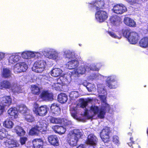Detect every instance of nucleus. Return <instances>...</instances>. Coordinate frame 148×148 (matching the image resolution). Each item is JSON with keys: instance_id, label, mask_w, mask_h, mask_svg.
<instances>
[{"instance_id": "f704fd0d", "label": "nucleus", "mask_w": 148, "mask_h": 148, "mask_svg": "<svg viewBox=\"0 0 148 148\" xmlns=\"http://www.w3.org/2000/svg\"><path fill=\"white\" fill-rule=\"evenodd\" d=\"M65 53L66 58L71 60L75 58V56L74 52L70 51H67Z\"/></svg>"}, {"instance_id": "5701e85b", "label": "nucleus", "mask_w": 148, "mask_h": 148, "mask_svg": "<svg viewBox=\"0 0 148 148\" xmlns=\"http://www.w3.org/2000/svg\"><path fill=\"white\" fill-rule=\"evenodd\" d=\"M68 100V96L66 94L61 93L58 95V100L61 103H64L66 102Z\"/></svg>"}, {"instance_id": "052dcab7", "label": "nucleus", "mask_w": 148, "mask_h": 148, "mask_svg": "<svg viewBox=\"0 0 148 148\" xmlns=\"http://www.w3.org/2000/svg\"><path fill=\"white\" fill-rule=\"evenodd\" d=\"M19 109L20 110H21V106H19Z\"/></svg>"}, {"instance_id": "4468645a", "label": "nucleus", "mask_w": 148, "mask_h": 148, "mask_svg": "<svg viewBox=\"0 0 148 148\" xmlns=\"http://www.w3.org/2000/svg\"><path fill=\"white\" fill-rule=\"evenodd\" d=\"M27 68V65L25 62H21L20 64H16L15 69L17 72H21L25 71Z\"/></svg>"}, {"instance_id": "4c0bfd02", "label": "nucleus", "mask_w": 148, "mask_h": 148, "mask_svg": "<svg viewBox=\"0 0 148 148\" xmlns=\"http://www.w3.org/2000/svg\"><path fill=\"white\" fill-rule=\"evenodd\" d=\"M78 73L83 74L85 73L86 69L84 65H81L77 69Z\"/></svg>"}, {"instance_id": "473e14b6", "label": "nucleus", "mask_w": 148, "mask_h": 148, "mask_svg": "<svg viewBox=\"0 0 148 148\" xmlns=\"http://www.w3.org/2000/svg\"><path fill=\"white\" fill-rule=\"evenodd\" d=\"M100 109L98 106L95 105H92L90 108V111L93 113L94 115L98 114L99 112Z\"/></svg>"}, {"instance_id": "9d476101", "label": "nucleus", "mask_w": 148, "mask_h": 148, "mask_svg": "<svg viewBox=\"0 0 148 148\" xmlns=\"http://www.w3.org/2000/svg\"><path fill=\"white\" fill-rule=\"evenodd\" d=\"M48 140L49 143L54 146L59 145V140L57 136L56 135H51L48 137Z\"/></svg>"}, {"instance_id": "09e8293b", "label": "nucleus", "mask_w": 148, "mask_h": 148, "mask_svg": "<svg viewBox=\"0 0 148 148\" xmlns=\"http://www.w3.org/2000/svg\"><path fill=\"white\" fill-rule=\"evenodd\" d=\"M5 110V107L4 106L1 105L0 104V115L3 114Z\"/></svg>"}, {"instance_id": "de8ad7c7", "label": "nucleus", "mask_w": 148, "mask_h": 148, "mask_svg": "<svg viewBox=\"0 0 148 148\" xmlns=\"http://www.w3.org/2000/svg\"><path fill=\"white\" fill-rule=\"evenodd\" d=\"M100 3H101L100 1H97V2H95V3H94L95 5H92L91 6V7H92V8H93L95 6H96V5L97 3L98 5V6L97 7V8H101L102 7V5H100Z\"/></svg>"}, {"instance_id": "9b49d317", "label": "nucleus", "mask_w": 148, "mask_h": 148, "mask_svg": "<svg viewBox=\"0 0 148 148\" xmlns=\"http://www.w3.org/2000/svg\"><path fill=\"white\" fill-rule=\"evenodd\" d=\"M51 112L53 115L58 116L60 113L61 109L59 104L54 103L51 104L50 106Z\"/></svg>"}, {"instance_id": "c03bdc74", "label": "nucleus", "mask_w": 148, "mask_h": 148, "mask_svg": "<svg viewBox=\"0 0 148 148\" xmlns=\"http://www.w3.org/2000/svg\"><path fill=\"white\" fill-rule=\"evenodd\" d=\"M112 141L116 145H119V138L116 135L113 136L112 137Z\"/></svg>"}, {"instance_id": "aec40b11", "label": "nucleus", "mask_w": 148, "mask_h": 148, "mask_svg": "<svg viewBox=\"0 0 148 148\" xmlns=\"http://www.w3.org/2000/svg\"><path fill=\"white\" fill-rule=\"evenodd\" d=\"M124 22L127 26L130 27H135L136 23L132 19L128 17H125L124 19Z\"/></svg>"}, {"instance_id": "a211bd4d", "label": "nucleus", "mask_w": 148, "mask_h": 148, "mask_svg": "<svg viewBox=\"0 0 148 148\" xmlns=\"http://www.w3.org/2000/svg\"><path fill=\"white\" fill-rule=\"evenodd\" d=\"M64 77H62V78L60 77L58 78L57 80V82L54 84V88L56 90H61L62 88V86L66 85L65 82L62 81Z\"/></svg>"}, {"instance_id": "412c9836", "label": "nucleus", "mask_w": 148, "mask_h": 148, "mask_svg": "<svg viewBox=\"0 0 148 148\" xmlns=\"http://www.w3.org/2000/svg\"><path fill=\"white\" fill-rule=\"evenodd\" d=\"M4 143H5L6 145L9 148L18 147L19 145L17 141L13 139L10 140L8 141H4Z\"/></svg>"}, {"instance_id": "72a5a7b5", "label": "nucleus", "mask_w": 148, "mask_h": 148, "mask_svg": "<svg viewBox=\"0 0 148 148\" xmlns=\"http://www.w3.org/2000/svg\"><path fill=\"white\" fill-rule=\"evenodd\" d=\"M107 83V86L110 89L115 88L117 87L116 83L112 80H108Z\"/></svg>"}, {"instance_id": "13d9d810", "label": "nucleus", "mask_w": 148, "mask_h": 148, "mask_svg": "<svg viewBox=\"0 0 148 148\" xmlns=\"http://www.w3.org/2000/svg\"><path fill=\"white\" fill-rule=\"evenodd\" d=\"M147 32L148 33V25H147Z\"/></svg>"}, {"instance_id": "f257e3e1", "label": "nucleus", "mask_w": 148, "mask_h": 148, "mask_svg": "<svg viewBox=\"0 0 148 148\" xmlns=\"http://www.w3.org/2000/svg\"><path fill=\"white\" fill-rule=\"evenodd\" d=\"M97 90L99 94H103L99 96L101 101L102 104L99 112L97 115V117L100 119H103L105 117L106 112H109L111 108L110 105L106 102V97L105 95L106 92L103 87H98Z\"/></svg>"}, {"instance_id": "bb28decb", "label": "nucleus", "mask_w": 148, "mask_h": 148, "mask_svg": "<svg viewBox=\"0 0 148 148\" xmlns=\"http://www.w3.org/2000/svg\"><path fill=\"white\" fill-rule=\"evenodd\" d=\"M21 56L24 59H29L33 57L34 56V54L32 52L28 51L22 53Z\"/></svg>"}, {"instance_id": "f3484780", "label": "nucleus", "mask_w": 148, "mask_h": 148, "mask_svg": "<svg viewBox=\"0 0 148 148\" xmlns=\"http://www.w3.org/2000/svg\"><path fill=\"white\" fill-rule=\"evenodd\" d=\"M79 64V62L77 60L72 59L67 62V65L68 69L71 70L76 68Z\"/></svg>"}, {"instance_id": "20e7f679", "label": "nucleus", "mask_w": 148, "mask_h": 148, "mask_svg": "<svg viewBox=\"0 0 148 148\" xmlns=\"http://www.w3.org/2000/svg\"><path fill=\"white\" fill-rule=\"evenodd\" d=\"M48 108L45 105L39 106L37 103L35 104L33 109V112L37 116H45L48 112Z\"/></svg>"}, {"instance_id": "4be33fe9", "label": "nucleus", "mask_w": 148, "mask_h": 148, "mask_svg": "<svg viewBox=\"0 0 148 148\" xmlns=\"http://www.w3.org/2000/svg\"><path fill=\"white\" fill-rule=\"evenodd\" d=\"M13 130L19 136H23L25 134V132L23 128L18 125L16 126Z\"/></svg>"}, {"instance_id": "ddd939ff", "label": "nucleus", "mask_w": 148, "mask_h": 148, "mask_svg": "<svg viewBox=\"0 0 148 148\" xmlns=\"http://www.w3.org/2000/svg\"><path fill=\"white\" fill-rule=\"evenodd\" d=\"M8 113L12 119L17 118L18 115V111L15 107H11L7 111Z\"/></svg>"}, {"instance_id": "f03ea898", "label": "nucleus", "mask_w": 148, "mask_h": 148, "mask_svg": "<svg viewBox=\"0 0 148 148\" xmlns=\"http://www.w3.org/2000/svg\"><path fill=\"white\" fill-rule=\"evenodd\" d=\"M82 136V134L79 130L74 129L68 136L67 142L71 147L76 146L79 139Z\"/></svg>"}, {"instance_id": "7ed1b4c3", "label": "nucleus", "mask_w": 148, "mask_h": 148, "mask_svg": "<svg viewBox=\"0 0 148 148\" xmlns=\"http://www.w3.org/2000/svg\"><path fill=\"white\" fill-rule=\"evenodd\" d=\"M122 32L123 36L127 38L129 42L132 44L136 43L139 38L138 34L135 32H130L129 30L122 29Z\"/></svg>"}, {"instance_id": "0eeeda50", "label": "nucleus", "mask_w": 148, "mask_h": 148, "mask_svg": "<svg viewBox=\"0 0 148 148\" xmlns=\"http://www.w3.org/2000/svg\"><path fill=\"white\" fill-rule=\"evenodd\" d=\"M53 93L48 90H44L39 95V97L42 100L49 101L53 99Z\"/></svg>"}, {"instance_id": "bf43d9fd", "label": "nucleus", "mask_w": 148, "mask_h": 148, "mask_svg": "<svg viewBox=\"0 0 148 148\" xmlns=\"http://www.w3.org/2000/svg\"><path fill=\"white\" fill-rule=\"evenodd\" d=\"M87 87V88L88 90L89 91H90V90H89V88H88V87Z\"/></svg>"}, {"instance_id": "c756f323", "label": "nucleus", "mask_w": 148, "mask_h": 148, "mask_svg": "<svg viewBox=\"0 0 148 148\" xmlns=\"http://www.w3.org/2000/svg\"><path fill=\"white\" fill-rule=\"evenodd\" d=\"M31 90L32 94L36 95H38L40 92L39 88L35 85H32Z\"/></svg>"}, {"instance_id": "79ce46f5", "label": "nucleus", "mask_w": 148, "mask_h": 148, "mask_svg": "<svg viewBox=\"0 0 148 148\" xmlns=\"http://www.w3.org/2000/svg\"><path fill=\"white\" fill-rule=\"evenodd\" d=\"M88 103L87 101L83 99H81L80 107L83 108H85L88 105Z\"/></svg>"}, {"instance_id": "ea45409f", "label": "nucleus", "mask_w": 148, "mask_h": 148, "mask_svg": "<svg viewBox=\"0 0 148 148\" xmlns=\"http://www.w3.org/2000/svg\"><path fill=\"white\" fill-rule=\"evenodd\" d=\"M24 118L25 120L29 122H32L35 120L34 117L30 115H25Z\"/></svg>"}, {"instance_id": "4d7b16f0", "label": "nucleus", "mask_w": 148, "mask_h": 148, "mask_svg": "<svg viewBox=\"0 0 148 148\" xmlns=\"http://www.w3.org/2000/svg\"><path fill=\"white\" fill-rule=\"evenodd\" d=\"M87 117L88 119H90L91 118V117L90 116H88Z\"/></svg>"}, {"instance_id": "8fccbe9b", "label": "nucleus", "mask_w": 148, "mask_h": 148, "mask_svg": "<svg viewBox=\"0 0 148 148\" xmlns=\"http://www.w3.org/2000/svg\"><path fill=\"white\" fill-rule=\"evenodd\" d=\"M130 142L128 143V144L131 147L132 146V145L135 142L133 140V138L132 137L130 138Z\"/></svg>"}, {"instance_id": "2f4dec72", "label": "nucleus", "mask_w": 148, "mask_h": 148, "mask_svg": "<svg viewBox=\"0 0 148 148\" xmlns=\"http://www.w3.org/2000/svg\"><path fill=\"white\" fill-rule=\"evenodd\" d=\"M38 128H39V126L37 125L32 127L29 131V134L31 135L38 134H39Z\"/></svg>"}, {"instance_id": "3c124183", "label": "nucleus", "mask_w": 148, "mask_h": 148, "mask_svg": "<svg viewBox=\"0 0 148 148\" xmlns=\"http://www.w3.org/2000/svg\"><path fill=\"white\" fill-rule=\"evenodd\" d=\"M76 94V92L75 91H72L71 92L69 95V96L70 97L73 98H75L76 97V95H74V94Z\"/></svg>"}, {"instance_id": "423d86ee", "label": "nucleus", "mask_w": 148, "mask_h": 148, "mask_svg": "<svg viewBox=\"0 0 148 148\" xmlns=\"http://www.w3.org/2000/svg\"><path fill=\"white\" fill-rule=\"evenodd\" d=\"M95 18L100 22H102L105 21L108 17V14L105 11L99 10L95 14Z\"/></svg>"}, {"instance_id": "a878e982", "label": "nucleus", "mask_w": 148, "mask_h": 148, "mask_svg": "<svg viewBox=\"0 0 148 148\" xmlns=\"http://www.w3.org/2000/svg\"><path fill=\"white\" fill-rule=\"evenodd\" d=\"M62 71L60 69L58 68L53 69L51 71V74L54 77H58L62 73Z\"/></svg>"}, {"instance_id": "7c9ffc66", "label": "nucleus", "mask_w": 148, "mask_h": 148, "mask_svg": "<svg viewBox=\"0 0 148 148\" xmlns=\"http://www.w3.org/2000/svg\"><path fill=\"white\" fill-rule=\"evenodd\" d=\"M11 72L9 69L4 68L2 73V76L4 78H8L11 76Z\"/></svg>"}, {"instance_id": "c9c22d12", "label": "nucleus", "mask_w": 148, "mask_h": 148, "mask_svg": "<svg viewBox=\"0 0 148 148\" xmlns=\"http://www.w3.org/2000/svg\"><path fill=\"white\" fill-rule=\"evenodd\" d=\"M6 130L4 128H2L0 129V139L2 140L6 137Z\"/></svg>"}, {"instance_id": "393cba45", "label": "nucleus", "mask_w": 148, "mask_h": 148, "mask_svg": "<svg viewBox=\"0 0 148 148\" xmlns=\"http://www.w3.org/2000/svg\"><path fill=\"white\" fill-rule=\"evenodd\" d=\"M63 119V118L51 116L49 121L50 123L53 124H62Z\"/></svg>"}, {"instance_id": "39448f33", "label": "nucleus", "mask_w": 148, "mask_h": 148, "mask_svg": "<svg viewBox=\"0 0 148 148\" xmlns=\"http://www.w3.org/2000/svg\"><path fill=\"white\" fill-rule=\"evenodd\" d=\"M111 132L110 128L104 127L100 132V136L103 141L104 143H108L110 141V134Z\"/></svg>"}, {"instance_id": "864d4df0", "label": "nucleus", "mask_w": 148, "mask_h": 148, "mask_svg": "<svg viewBox=\"0 0 148 148\" xmlns=\"http://www.w3.org/2000/svg\"><path fill=\"white\" fill-rule=\"evenodd\" d=\"M5 56V54L3 53H0V60H1Z\"/></svg>"}, {"instance_id": "c85d7f7f", "label": "nucleus", "mask_w": 148, "mask_h": 148, "mask_svg": "<svg viewBox=\"0 0 148 148\" xmlns=\"http://www.w3.org/2000/svg\"><path fill=\"white\" fill-rule=\"evenodd\" d=\"M0 86L1 88L8 89L11 87V84L8 81L4 80L0 82Z\"/></svg>"}, {"instance_id": "b1692460", "label": "nucleus", "mask_w": 148, "mask_h": 148, "mask_svg": "<svg viewBox=\"0 0 148 148\" xmlns=\"http://www.w3.org/2000/svg\"><path fill=\"white\" fill-rule=\"evenodd\" d=\"M139 46L143 48L148 47V37L145 36L142 38L139 41Z\"/></svg>"}, {"instance_id": "cd10ccee", "label": "nucleus", "mask_w": 148, "mask_h": 148, "mask_svg": "<svg viewBox=\"0 0 148 148\" xmlns=\"http://www.w3.org/2000/svg\"><path fill=\"white\" fill-rule=\"evenodd\" d=\"M13 125L12 121L9 119H7L3 123V126L8 129L12 128Z\"/></svg>"}, {"instance_id": "6ab92c4d", "label": "nucleus", "mask_w": 148, "mask_h": 148, "mask_svg": "<svg viewBox=\"0 0 148 148\" xmlns=\"http://www.w3.org/2000/svg\"><path fill=\"white\" fill-rule=\"evenodd\" d=\"M52 128L55 133L60 134H64L66 130V128L64 127L63 126L57 125L52 126Z\"/></svg>"}, {"instance_id": "58836bf2", "label": "nucleus", "mask_w": 148, "mask_h": 148, "mask_svg": "<svg viewBox=\"0 0 148 148\" xmlns=\"http://www.w3.org/2000/svg\"><path fill=\"white\" fill-rule=\"evenodd\" d=\"M108 34L112 37L114 38H121L122 34V31L120 32H118V34L119 35L120 37L116 35L115 34L114 32H108Z\"/></svg>"}, {"instance_id": "dca6fc26", "label": "nucleus", "mask_w": 148, "mask_h": 148, "mask_svg": "<svg viewBox=\"0 0 148 148\" xmlns=\"http://www.w3.org/2000/svg\"><path fill=\"white\" fill-rule=\"evenodd\" d=\"M46 63L45 61L41 60L36 61L34 63V66L36 69H41V71H42L45 68Z\"/></svg>"}, {"instance_id": "2eb2a0df", "label": "nucleus", "mask_w": 148, "mask_h": 148, "mask_svg": "<svg viewBox=\"0 0 148 148\" xmlns=\"http://www.w3.org/2000/svg\"><path fill=\"white\" fill-rule=\"evenodd\" d=\"M34 148H43L44 141L41 138H35L32 140Z\"/></svg>"}, {"instance_id": "5fc2aeb1", "label": "nucleus", "mask_w": 148, "mask_h": 148, "mask_svg": "<svg viewBox=\"0 0 148 148\" xmlns=\"http://www.w3.org/2000/svg\"><path fill=\"white\" fill-rule=\"evenodd\" d=\"M77 148H86L84 145L81 144L79 145Z\"/></svg>"}, {"instance_id": "0e129e2a", "label": "nucleus", "mask_w": 148, "mask_h": 148, "mask_svg": "<svg viewBox=\"0 0 148 148\" xmlns=\"http://www.w3.org/2000/svg\"><path fill=\"white\" fill-rule=\"evenodd\" d=\"M138 147H140V146H138Z\"/></svg>"}, {"instance_id": "a18cd8bd", "label": "nucleus", "mask_w": 148, "mask_h": 148, "mask_svg": "<svg viewBox=\"0 0 148 148\" xmlns=\"http://www.w3.org/2000/svg\"><path fill=\"white\" fill-rule=\"evenodd\" d=\"M110 21L111 23L113 25H115L117 20L114 16H112L110 18Z\"/></svg>"}, {"instance_id": "1a4fd4ad", "label": "nucleus", "mask_w": 148, "mask_h": 148, "mask_svg": "<svg viewBox=\"0 0 148 148\" xmlns=\"http://www.w3.org/2000/svg\"><path fill=\"white\" fill-rule=\"evenodd\" d=\"M114 13L117 14H122L127 11L126 8L123 4H117L115 5L112 9Z\"/></svg>"}, {"instance_id": "37998d69", "label": "nucleus", "mask_w": 148, "mask_h": 148, "mask_svg": "<svg viewBox=\"0 0 148 148\" xmlns=\"http://www.w3.org/2000/svg\"><path fill=\"white\" fill-rule=\"evenodd\" d=\"M39 133L40 132L42 134H46L47 133V128L46 126L42 127H40L39 126Z\"/></svg>"}, {"instance_id": "f8f14e48", "label": "nucleus", "mask_w": 148, "mask_h": 148, "mask_svg": "<svg viewBox=\"0 0 148 148\" xmlns=\"http://www.w3.org/2000/svg\"><path fill=\"white\" fill-rule=\"evenodd\" d=\"M1 101L4 107H9L12 103V99L10 96H5L1 98Z\"/></svg>"}, {"instance_id": "a19ab883", "label": "nucleus", "mask_w": 148, "mask_h": 148, "mask_svg": "<svg viewBox=\"0 0 148 148\" xmlns=\"http://www.w3.org/2000/svg\"><path fill=\"white\" fill-rule=\"evenodd\" d=\"M62 124L65 127L70 126L71 125V122L66 119L63 118Z\"/></svg>"}, {"instance_id": "680f3d73", "label": "nucleus", "mask_w": 148, "mask_h": 148, "mask_svg": "<svg viewBox=\"0 0 148 148\" xmlns=\"http://www.w3.org/2000/svg\"><path fill=\"white\" fill-rule=\"evenodd\" d=\"M136 0H131V1H136Z\"/></svg>"}, {"instance_id": "e433bc0d", "label": "nucleus", "mask_w": 148, "mask_h": 148, "mask_svg": "<svg viewBox=\"0 0 148 148\" xmlns=\"http://www.w3.org/2000/svg\"><path fill=\"white\" fill-rule=\"evenodd\" d=\"M9 61L12 63H14L18 62L19 60L18 56L15 55L12 56L10 58Z\"/></svg>"}, {"instance_id": "e2e57ef3", "label": "nucleus", "mask_w": 148, "mask_h": 148, "mask_svg": "<svg viewBox=\"0 0 148 148\" xmlns=\"http://www.w3.org/2000/svg\"><path fill=\"white\" fill-rule=\"evenodd\" d=\"M147 133L148 135V129H147Z\"/></svg>"}, {"instance_id": "603ef678", "label": "nucleus", "mask_w": 148, "mask_h": 148, "mask_svg": "<svg viewBox=\"0 0 148 148\" xmlns=\"http://www.w3.org/2000/svg\"><path fill=\"white\" fill-rule=\"evenodd\" d=\"M49 58H52L54 59L56 58L55 55L53 54H50L49 56Z\"/></svg>"}, {"instance_id": "49530a36", "label": "nucleus", "mask_w": 148, "mask_h": 148, "mask_svg": "<svg viewBox=\"0 0 148 148\" xmlns=\"http://www.w3.org/2000/svg\"><path fill=\"white\" fill-rule=\"evenodd\" d=\"M27 138L25 137H21L20 139V142L21 145H23L25 143Z\"/></svg>"}, {"instance_id": "6e6d98bb", "label": "nucleus", "mask_w": 148, "mask_h": 148, "mask_svg": "<svg viewBox=\"0 0 148 148\" xmlns=\"http://www.w3.org/2000/svg\"><path fill=\"white\" fill-rule=\"evenodd\" d=\"M76 112H72L71 113V116L74 118H75L77 117L76 115Z\"/></svg>"}, {"instance_id": "6e6552de", "label": "nucleus", "mask_w": 148, "mask_h": 148, "mask_svg": "<svg viewBox=\"0 0 148 148\" xmlns=\"http://www.w3.org/2000/svg\"><path fill=\"white\" fill-rule=\"evenodd\" d=\"M98 140V138L94 135L90 134L88 136L85 143L87 145H95L97 143Z\"/></svg>"}]
</instances>
